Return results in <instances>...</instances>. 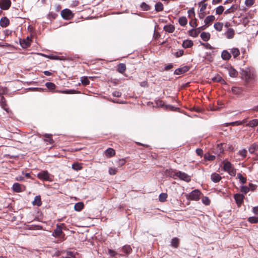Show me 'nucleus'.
Here are the masks:
<instances>
[{"mask_svg": "<svg viewBox=\"0 0 258 258\" xmlns=\"http://www.w3.org/2000/svg\"><path fill=\"white\" fill-rule=\"evenodd\" d=\"M187 22V19L185 17H181L179 19V23L181 26H185Z\"/></svg>", "mask_w": 258, "mask_h": 258, "instance_id": "36", "label": "nucleus"}, {"mask_svg": "<svg viewBox=\"0 0 258 258\" xmlns=\"http://www.w3.org/2000/svg\"><path fill=\"white\" fill-rule=\"evenodd\" d=\"M242 76L247 82L254 80L255 78L254 75L248 70L243 71Z\"/></svg>", "mask_w": 258, "mask_h": 258, "instance_id": "3", "label": "nucleus"}, {"mask_svg": "<svg viewBox=\"0 0 258 258\" xmlns=\"http://www.w3.org/2000/svg\"><path fill=\"white\" fill-rule=\"evenodd\" d=\"M217 153L219 155L221 153H222L224 151L222 145H218L217 147Z\"/></svg>", "mask_w": 258, "mask_h": 258, "instance_id": "42", "label": "nucleus"}, {"mask_svg": "<svg viewBox=\"0 0 258 258\" xmlns=\"http://www.w3.org/2000/svg\"><path fill=\"white\" fill-rule=\"evenodd\" d=\"M214 26L216 30L218 31H221L222 29L223 24L221 23L218 22L215 23Z\"/></svg>", "mask_w": 258, "mask_h": 258, "instance_id": "37", "label": "nucleus"}, {"mask_svg": "<svg viewBox=\"0 0 258 258\" xmlns=\"http://www.w3.org/2000/svg\"><path fill=\"white\" fill-rule=\"evenodd\" d=\"M48 139L46 140V141H48L50 143H52V139L50 138L49 136H48Z\"/></svg>", "mask_w": 258, "mask_h": 258, "instance_id": "64", "label": "nucleus"}, {"mask_svg": "<svg viewBox=\"0 0 258 258\" xmlns=\"http://www.w3.org/2000/svg\"><path fill=\"white\" fill-rule=\"evenodd\" d=\"M205 158H206L207 160L211 161L215 159V157L214 155H211L209 154H205Z\"/></svg>", "mask_w": 258, "mask_h": 258, "instance_id": "49", "label": "nucleus"}, {"mask_svg": "<svg viewBox=\"0 0 258 258\" xmlns=\"http://www.w3.org/2000/svg\"><path fill=\"white\" fill-rule=\"evenodd\" d=\"M175 175L179 177L180 179L184 180L185 181H189L190 180V176L185 173L181 172H178L176 173Z\"/></svg>", "mask_w": 258, "mask_h": 258, "instance_id": "6", "label": "nucleus"}, {"mask_svg": "<svg viewBox=\"0 0 258 258\" xmlns=\"http://www.w3.org/2000/svg\"><path fill=\"white\" fill-rule=\"evenodd\" d=\"M84 204L82 202L76 203L74 206V209L76 211L79 212L84 208Z\"/></svg>", "mask_w": 258, "mask_h": 258, "instance_id": "16", "label": "nucleus"}, {"mask_svg": "<svg viewBox=\"0 0 258 258\" xmlns=\"http://www.w3.org/2000/svg\"><path fill=\"white\" fill-rule=\"evenodd\" d=\"M204 29L205 28L204 26H202L201 27L198 28L197 29H192L189 31V34L191 36L196 37L198 36L201 30H204Z\"/></svg>", "mask_w": 258, "mask_h": 258, "instance_id": "8", "label": "nucleus"}, {"mask_svg": "<svg viewBox=\"0 0 258 258\" xmlns=\"http://www.w3.org/2000/svg\"><path fill=\"white\" fill-rule=\"evenodd\" d=\"M237 9V6L233 5L227 10H226L224 12L225 14H228L234 12Z\"/></svg>", "mask_w": 258, "mask_h": 258, "instance_id": "29", "label": "nucleus"}, {"mask_svg": "<svg viewBox=\"0 0 258 258\" xmlns=\"http://www.w3.org/2000/svg\"><path fill=\"white\" fill-rule=\"evenodd\" d=\"M205 15V12H200L199 14V17L201 19L204 18V16Z\"/></svg>", "mask_w": 258, "mask_h": 258, "instance_id": "62", "label": "nucleus"}, {"mask_svg": "<svg viewBox=\"0 0 258 258\" xmlns=\"http://www.w3.org/2000/svg\"><path fill=\"white\" fill-rule=\"evenodd\" d=\"M109 173L110 175H114L116 173V169L114 168H110L109 169Z\"/></svg>", "mask_w": 258, "mask_h": 258, "instance_id": "53", "label": "nucleus"}, {"mask_svg": "<svg viewBox=\"0 0 258 258\" xmlns=\"http://www.w3.org/2000/svg\"><path fill=\"white\" fill-rule=\"evenodd\" d=\"M248 221L251 223H256L258 222V217H250L248 218Z\"/></svg>", "mask_w": 258, "mask_h": 258, "instance_id": "41", "label": "nucleus"}, {"mask_svg": "<svg viewBox=\"0 0 258 258\" xmlns=\"http://www.w3.org/2000/svg\"><path fill=\"white\" fill-rule=\"evenodd\" d=\"M38 177L41 179L44 180L48 181L50 180V177H49V174L48 172L46 171H43L39 173L37 175Z\"/></svg>", "mask_w": 258, "mask_h": 258, "instance_id": "5", "label": "nucleus"}, {"mask_svg": "<svg viewBox=\"0 0 258 258\" xmlns=\"http://www.w3.org/2000/svg\"><path fill=\"white\" fill-rule=\"evenodd\" d=\"M211 178L213 182H217L221 180V177L219 174L214 173L211 175Z\"/></svg>", "mask_w": 258, "mask_h": 258, "instance_id": "11", "label": "nucleus"}, {"mask_svg": "<svg viewBox=\"0 0 258 258\" xmlns=\"http://www.w3.org/2000/svg\"><path fill=\"white\" fill-rule=\"evenodd\" d=\"M231 54L227 50H223L221 54L222 58L224 60H229L231 58Z\"/></svg>", "mask_w": 258, "mask_h": 258, "instance_id": "12", "label": "nucleus"}, {"mask_svg": "<svg viewBox=\"0 0 258 258\" xmlns=\"http://www.w3.org/2000/svg\"><path fill=\"white\" fill-rule=\"evenodd\" d=\"M257 149H258V145L254 143L250 146V147L248 149V151L250 153L253 154Z\"/></svg>", "mask_w": 258, "mask_h": 258, "instance_id": "23", "label": "nucleus"}, {"mask_svg": "<svg viewBox=\"0 0 258 258\" xmlns=\"http://www.w3.org/2000/svg\"><path fill=\"white\" fill-rule=\"evenodd\" d=\"M224 170L228 172L231 175L235 176L236 171L232 167L231 164L229 162H226L224 165Z\"/></svg>", "mask_w": 258, "mask_h": 258, "instance_id": "2", "label": "nucleus"}, {"mask_svg": "<svg viewBox=\"0 0 258 258\" xmlns=\"http://www.w3.org/2000/svg\"><path fill=\"white\" fill-rule=\"evenodd\" d=\"M247 151L245 149H242L239 151V154L240 156H241L243 158L246 157Z\"/></svg>", "mask_w": 258, "mask_h": 258, "instance_id": "50", "label": "nucleus"}, {"mask_svg": "<svg viewBox=\"0 0 258 258\" xmlns=\"http://www.w3.org/2000/svg\"><path fill=\"white\" fill-rule=\"evenodd\" d=\"M231 52L234 58H236L240 54L239 50L237 48H233L231 49Z\"/></svg>", "mask_w": 258, "mask_h": 258, "instance_id": "28", "label": "nucleus"}, {"mask_svg": "<svg viewBox=\"0 0 258 258\" xmlns=\"http://www.w3.org/2000/svg\"><path fill=\"white\" fill-rule=\"evenodd\" d=\"M164 30L169 33H172L174 31L175 27L172 25H167L164 27Z\"/></svg>", "mask_w": 258, "mask_h": 258, "instance_id": "19", "label": "nucleus"}, {"mask_svg": "<svg viewBox=\"0 0 258 258\" xmlns=\"http://www.w3.org/2000/svg\"><path fill=\"white\" fill-rule=\"evenodd\" d=\"M61 15L63 19L66 20H70L73 17L71 11L67 9L63 10L61 12Z\"/></svg>", "mask_w": 258, "mask_h": 258, "instance_id": "4", "label": "nucleus"}, {"mask_svg": "<svg viewBox=\"0 0 258 258\" xmlns=\"http://www.w3.org/2000/svg\"><path fill=\"white\" fill-rule=\"evenodd\" d=\"M63 258H78L77 255L74 254L72 252H69L67 253V256Z\"/></svg>", "mask_w": 258, "mask_h": 258, "instance_id": "44", "label": "nucleus"}, {"mask_svg": "<svg viewBox=\"0 0 258 258\" xmlns=\"http://www.w3.org/2000/svg\"><path fill=\"white\" fill-rule=\"evenodd\" d=\"M81 81L83 85L86 86L89 85L90 82L89 81L88 78L87 77H83L81 78Z\"/></svg>", "mask_w": 258, "mask_h": 258, "instance_id": "34", "label": "nucleus"}, {"mask_svg": "<svg viewBox=\"0 0 258 258\" xmlns=\"http://www.w3.org/2000/svg\"><path fill=\"white\" fill-rule=\"evenodd\" d=\"M61 228L58 226H57L56 228L54 230L52 235L55 237H59L62 233Z\"/></svg>", "mask_w": 258, "mask_h": 258, "instance_id": "15", "label": "nucleus"}, {"mask_svg": "<svg viewBox=\"0 0 258 258\" xmlns=\"http://www.w3.org/2000/svg\"><path fill=\"white\" fill-rule=\"evenodd\" d=\"M123 251L126 253H130L132 250V248L130 246L126 245L122 248Z\"/></svg>", "mask_w": 258, "mask_h": 258, "instance_id": "46", "label": "nucleus"}, {"mask_svg": "<svg viewBox=\"0 0 258 258\" xmlns=\"http://www.w3.org/2000/svg\"><path fill=\"white\" fill-rule=\"evenodd\" d=\"M46 86L50 89L53 90L55 88V85L52 83H46Z\"/></svg>", "mask_w": 258, "mask_h": 258, "instance_id": "47", "label": "nucleus"}, {"mask_svg": "<svg viewBox=\"0 0 258 258\" xmlns=\"http://www.w3.org/2000/svg\"><path fill=\"white\" fill-rule=\"evenodd\" d=\"M202 202L206 205H209L210 203V200L207 197H204L203 198Z\"/></svg>", "mask_w": 258, "mask_h": 258, "instance_id": "45", "label": "nucleus"}, {"mask_svg": "<svg viewBox=\"0 0 258 258\" xmlns=\"http://www.w3.org/2000/svg\"><path fill=\"white\" fill-rule=\"evenodd\" d=\"M167 194L166 193H162L160 195L159 200L161 202H164L166 200Z\"/></svg>", "mask_w": 258, "mask_h": 258, "instance_id": "35", "label": "nucleus"}, {"mask_svg": "<svg viewBox=\"0 0 258 258\" xmlns=\"http://www.w3.org/2000/svg\"><path fill=\"white\" fill-rule=\"evenodd\" d=\"M113 95H114V96H117V97H118V96H120L121 93H119V92H114V93H113Z\"/></svg>", "mask_w": 258, "mask_h": 258, "instance_id": "63", "label": "nucleus"}, {"mask_svg": "<svg viewBox=\"0 0 258 258\" xmlns=\"http://www.w3.org/2000/svg\"><path fill=\"white\" fill-rule=\"evenodd\" d=\"M193 42L191 40H186L183 42L182 46L184 48H189L192 46Z\"/></svg>", "mask_w": 258, "mask_h": 258, "instance_id": "18", "label": "nucleus"}, {"mask_svg": "<svg viewBox=\"0 0 258 258\" xmlns=\"http://www.w3.org/2000/svg\"><path fill=\"white\" fill-rule=\"evenodd\" d=\"M196 152L200 156H201L202 155V154H203V151L201 149H197Z\"/></svg>", "mask_w": 258, "mask_h": 258, "instance_id": "58", "label": "nucleus"}, {"mask_svg": "<svg viewBox=\"0 0 258 258\" xmlns=\"http://www.w3.org/2000/svg\"><path fill=\"white\" fill-rule=\"evenodd\" d=\"M155 10L157 12H160L163 10V4L160 3H157L155 5Z\"/></svg>", "mask_w": 258, "mask_h": 258, "instance_id": "33", "label": "nucleus"}, {"mask_svg": "<svg viewBox=\"0 0 258 258\" xmlns=\"http://www.w3.org/2000/svg\"><path fill=\"white\" fill-rule=\"evenodd\" d=\"M201 192L198 190L195 189L191 191L187 197L188 200L198 201L200 199Z\"/></svg>", "mask_w": 258, "mask_h": 258, "instance_id": "1", "label": "nucleus"}, {"mask_svg": "<svg viewBox=\"0 0 258 258\" xmlns=\"http://www.w3.org/2000/svg\"><path fill=\"white\" fill-rule=\"evenodd\" d=\"M183 54V51L182 50H180L177 51L175 55L176 57L181 56Z\"/></svg>", "mask_w": 258, "mask_h": 258, "instance_id": "55", "label": "nucleus"}, {"mask_svg": "<svg viewBox=\"0 0 258 258\" xmlns=\"http://www.w3.org/2000/svg\"><path fill=\"white\" fill-rule=\"evenodd\" d=\"M105 155L108 157H110L115 155V151L112 148H108L105 152Z\"/></svg>", "mask_w": 258, "mask_h": 258, "instance_id": "17", "label": "nucleus"}, {"mask_svg": "<svg viewBox=\"0 0 258 258\" xmlns=\"http://www.w3.org/2000/svg\"><path fill=\"white\" fill-rule=\"evenodd\" d=\"M224 10V7L222 6H220L217 8L216 13L217 14L220 15L223 12Z\"/></svg>", "mask_w": 258, "mask_h": 258, "instance_id": "40", "label": "nucleus"}, {"mask_svg": "<svg viewBox=\"0 0 258 258\" xmlns=\"http://www.w3.org/2000/svg\"><path fill=\"white\" fill-rule=\"evenodd\" d=\"M126 69V66L123 63H120L118 66V71L120 73H123Z\"/></svg>", "mask_w": 258, "mask_h": 258, "instance_id": "31", "label": "nucleus"}, {"mask_svg": "<svg viewBox=\"0 0 258 258\" xmlns=\"http://www.w3.org/2000/svg\"><path fill=\"white\" fill-rule=\"evenodd\" d=\"M199 5L200 8V12L204 13L207 8V4L205 3L204 2H201L199 4Z\"/></svg>", "mask_w": 258, "mask_h": 258, "instance_id": "30", "label": "nucleus"}, {"mask_svg": "<svg viewBox=\"0 0 258 258\" xmlns=\"http://www.w3.org/2000/svg\"><path fill=\"white\" fill-rule=\"evenodd\" d=\"M234 35V32L233 29H229L225 33V35L228 39L233 38Z\"/></svg>", "mask_w": 258, "mask_h": 258, "instance_id": "24", "label": "nucleus"}, {"mask_svg": "<svg viewBox=\"0 0 258 258\" xmlns=\"http://www.w3.org/2000/svg\"><path fill=\"white\" fill-rule=\"evenodd\" d=\"M254 2V0H245V5L247 7L251 6Z\"/></svg>", "mask_w": 258, "mask_h": 258, "instance_id": "48", "label": "nucleus"}, {"mask_svg": "<svg viewBox=\"0 0 258 258\" xmlns=\"http://www.w3.org/2000/svg\"><path fill=\"white\" fill-rule=\"evenodd\" d=\"M72 168L76 171L81 170L82 169V164L78 163H75L72 165Z\"/></svg>", "mask_w": 258, "mask_h": 258, "instance_id": "32", "label": "nucleus"}, {"mask_svg": "<svg viewBox=\"0 0 258 258\" xmlns=\"http://www.w3.org/2000/svg\"><path fill=\"white\" fill-rule=\"evenodd\" d=\"M214 20H215L214 16H212V15L208 16V17H207L205 18V19L204 20V22L206 25H207V24H209L211 22H213V21H214Z\"/></svg>", "mask_w": 258, "mask_h": 258, "instance_id": "26", "label": "nucleus"}, {"mask_svg": "<svg viewBox=\"0 0 258 258\" xmlns=\"http://www.w3.org/2000/svg\"><path fill=\"white\" fill-rule=\"evenodd\" d=\"M171 244L174 247H177L178 244V239L177 238H174L172 239Z\"/></svg>", "mask_w": 258, "mask_h": 258, "instance_id": "43", "label": "nucleus"}, {"mask_svg": "<svg viewBox=\"0 0 258 258\" xmlns=\"http://www.w3.org/2000/svg\"><path fill=\"white\" fill-rule=\"evenodd\" d=\"M32 204L37 206H40L41 205L42 202L40 196H37L35 197L34 201L32 202Z\"/></svg>", "mask_w": 258, "mask_h": 258, "instance_id": "14", "label": "nucleus"}, {"mask_svg": "<svg viewBox=\"0 0 258 258\" xmlns=\"http://www.w3.org/2000/svg\"><path fill=\"white\" fill-rule=\"evenodd\" d=\"M243 196L241 194H236L234 196L235 200L238 205H240L243 200Z\"/></svg>", "mask_w": 258, "mask_h": 258, "instance_id": "13", "label": "nucleus"}, {"mask_svg": "<svg viewBox=\"0 0 258 258\" xmlns=\"http://www.w3.org/2000/svg\"><path fill=\"white\" fill-rule=\"evenodd\" d=\"M213 81L216 82H221L222 83H225V81L222 79V77L220 76H217L212 79Z\"/></svg>", "mask_w": 258, "mask_h": 258, "instance_id": "38", "label": "nucleus"}, {"mask_svg": "<svg viewBox=\"0 0 258 258\" xmlns=\"http://www.w3.org/2000/svg\"><path fill=\"white\" fill-rule=\"evenodd\" d=\"M11 4L10 0H2L0 2V8L3 10H7L11 6Z\"/></svg>", "mask_w": 258, "mask_h": 258, "instance_id": "7", "label": "nucleus"}, {"mask_svg": "<svg viewBox=\"0 0 258 258\" xmlns=\"http://www.w3.org/2000/svg\"><path fill=\"white\" fill-rule=\"evenodd\" d=\"M59 92L64 94H73L75 93V91L73 90H65L62 91H59Z\"/></svg>", "mask_w": 258, "mask_h": 258, "instance_id": "52", "label": "nucleus"}, {"mask_svg": "<svg viewBox=\"0 0 258 258\" xmlns=\"http://www.w3.org/2000/svg\"><path fill=\"white\" fill-rule=\"evenodd\" d=\"M249 190V188L246 186H243L241 187V191L244 192L245 194L248 192Z\"/></svg>", "mask_w": 258, "mask_h": 258, "instance_id": "54", "label": "nucleus"}, {"mask_svg": "<svg viewBox=\"0 0 258 258\" xmlns=\"http://www.w3.org/2000/svg\"><path fill=\"white\" fill-rule=\"evenodd\" d=\"M250 127H253L258 125V120L256 119H252L250 120L246 125Z\"/></svg>", "mask_w": 258, "mask_h": 258, "instance_id": "21", "label": "nucleus"}, {"mask_svg": "<svg viewBox=\"0 0 258 258\" xmlns=\"http://www.w3.org/2000/svg\"><path fill=\"white\" fill-rule=\"evenodd\" d=\"M253 212L256 215H258V207H255L253 208Z\"/></svg>", "mask_w": 258, "mask_h": 258, "instance_id": "59", "label": "nucleus"}, {"mask_svg": "<svg viewBox=\"0 0 258 258\" xmlns=\"http://www.w3.org/2000/svg\"><path fill=\"white\" fill-rule=\"evenodd\" d=\"M252 110L255 112H258V105L253 106L252 108Z\"/></svg>", "mask_w": 258, "mask_h": 258, "instance_id": "60", "label": "nucleus"}, {"mask_svg": "<svg viewBox=\"0 0 258 258\" xmlns=\"http://www.w3.org/2000/svg\"><path fill=\"white\" fill-rule=\"evenodd\" d=\"M237 178L239 179L241 182L243 184L245 183L246 181V179L241 174L238 173L237 174Z\"/></svg>", "mask_w": 258, "mask_h": 258, "instance_id": "39", "label": "nucleus"}, {"mask_svg": "<svg viewBox=\"0 0 258 258\" xmlns=\"http://www.w3.org/2000/svg\"><path fill=\"white\" fill-rule=\"evenodd\" d=\"M190 25L192 27H196L197 26V23L195 21L190 22Z\"/></svg>", "mask_w": 258, "mask_h": 258, "instance_id": "57", "label": "nucleus"}, {"mask_svg": "<svg viewBox=\"0 0 258 258\" xmlns=\"http://www.w3.org/2000/svg\"><path fill=\"white\" fill-rule=\"evenodd\" d=\"M230 125L234 126V125H241V122L240 121H236L234 122H232L229 123Z\"/></svg>", "mask_w": 258, "mask_h": 258, "instance_id": "56", "label": "nucleus"}, {"mask_svg": "<svg viewBox=\"0 0 258 258\" xmlns=\"http://www.w3.org/2000/svg\"><path fill=\"white\" fill-rule=\"evenodd\" d=\"M201 37L204 41H207L210 39V34L209 33L202 32L201 34Z\"/></svg>", "mask_w": 258, "mask_h": 258, "instance_id": "25", "label": "nucleus"}, {"mask_svg": "<svg viewBox=\"0 0 258 258\" xmlns=\"http://www.w3.org/2000/svg\"><path fill=\"white\" fill-rule=\"evenodd\" d=\"M228 72L230 76L231 77H235L238 74L237 71L232 68H230L228 69Z\"/></svg>", "mask_w": 258, "mask_h": 258, "instance_id": "27", "label": "nucleus"}, {"mask_svg": "<svg viewBox=\"0 0 258 258\" xmlns=\"http://www.w3.org/2000/svg\"><path fill=\"white\" fill-rule=\"evenodd\" d=\"M13 189L16 191V192H21L22 191V188L21 184H20L18 183H15L13 185Z\"/></svg>", "mask_w": 258, "mask_h": 258, "instance_id": "22", "label": "nucleus"}, {"mask_svg": "<svg viewBox=\"0 0 258 258\" xmlns=\"http://www.w3.org/2000/svg\"><path fill=\"white\" fill-rule=\"evenodd\" d=\"M47 57L48 58H49L52 59H58V57L56 56H54V55L47 56Z\"/></svg>", "mask_w": 258, "mask_h": 258, "instance_id": "61", "label": "nucleus"}, {"mask_svg": "<svg viewBox=\"0 0 258 258\" xmlns=\"http://www.w3.org/2000/svg\"><path fill=\"white\" fill-rule=\"evenodd\" d=\"M9 24V20L7 18H3L0 21V25L3 27L7 26Z\"/></svg>", "mask_w": 258, "mask_h": 258, "instance_id": "20", "label": "nucleus"}, {"mask_svg": "<svg viewBox=\"0 0 258 258\" xmlns=\"http://www.w3.org/2000/svg\"><path fill=\"white\" fill-rule=\"evenodd\" d=\"M188 69L189 68L188 67L185 66L183 68L176 69L175 71V74L176 75H180L188 71Z\"/></svg>", "mask_w": 258, "mask_h": 258, "instance_id": "10", "label": "nucleus"}, {"mask_svg": "<svg viewBox=\"0 0 258 258\" xmlns=\"http://www.w3.org/2000/svg\"><path fill=\"white\" fill-rule=\"evenodd\" d=\"M141 7L142 8V9L143 10H145V11L148 10L149 9V6L147 4H146L145 3H143L141 5Z\"/></svg>", "mask_w": 258, "mask_h": 258, "instance_id": "51", "label": "nucleus"}, {"mask_svg": "<svg viewBox=\"0 0 258 258\" xmlns=\"http://www.w3.org/2000/svg\"><path fill=\"white\" fill-rule=\"evenodd\" d=\"M31 42L30 38L27 37L25 39L20 40V44L23 48H27L30 45Z\"/></svg>", "mask_w": 258, "mask_h": 258, "instance_id": "9", "label": "nucleus"}]
</instances>
